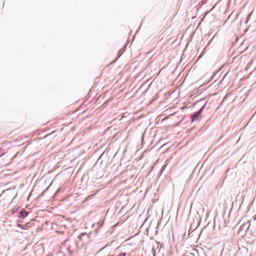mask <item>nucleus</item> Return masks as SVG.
Returning a JSON list of instances; mask_svg holds the SVG:
<instances>
[{
    "instance_id": "f257e3e1",
    "label": "nucleus",
    "mask_w": 256,
    "mask_h": 256,
    "mask_svg": "<svg viewBox=\"0 0 256 256\" xmlns=\"http://www.w3.org/2000/svg\"><path fill=\"white\" fill-rule=\"evenodd\" d=\"M78 239L82 244H87L90 242L89 236L86 233H82L80 234Z\"/></svg>"
},
{
    "instance_id": "f03ea898",
    "label": "nucleus",
    "mask_w": 256,
    "mask_h": 256,
    "mask_svg": "<svg viewBox=\"0 0 256 256\" xmlns=\"http://www.w3.org/2000/svg\"><path fill=\"white\" fill-rule=\"evenodd\" d=\"M200 112H195L194 115L192 116V120L194 121V120H196L198 116L200 114Z\"/></svg>"
},
{
    "instance_id": "7ed1b4c3",
    "label": "nucleus",
    "mask_w": 256,
    "mask_h": 256,
    "mask_svg": "<svg viewBox=\"0 0 256 256\" xmlns=\"http://www.w3.org/2000/svg\"><path fill=\"white\" fill-rule=\"evenodd\" d=\"M28 223L26 224V225H24V226H22V224H18V226H19V227H20V228H23V229H26V226H28Z\"/></svg>"
}]
</instances>
